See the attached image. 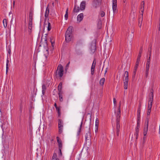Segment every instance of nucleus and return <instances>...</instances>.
Here are the masks:
<instances>
[{"label": "nucleus", "instance_id": "obj_41", "mask_svg": "<svg viewBox=\"0 0 160 160\" xmlns=\"http://www.w3.org/2000/svg\"><path fill=\"white\" fill-rule=\"evenodd\" d=\"M46 52H47V55H45V60H47V57H48V50H46Z\"/></svg>", "mask_w": 160, "mask_h": 160}, {"label": "nucleus", "instance_id": "obj_14", "mask_svg": "<svg viewBox=\"0 0 160 160\" xmlns=\"http://www.w3.org/2000/svg\"><path fill=\"white\" fill-rule=\"evenodd\" d=\"M143 19V16H139L138 20V26L140 28H141L142 26V21Z\"/></svg>", "mask_w": 160, "mask_h": 160}, {"label": "nucleus", "instance_id": "obj_46", "mask_svg": "<svg viewBox=\"0 0 160 160\" xmlns=\"http://www.w3.org/2000/svg\"><path fill=\"white\" fill-rule=\"evenodd\" d=\"M68 13H66L65 14V18L66 20H67L68 18Z\"/></svg>", "mask_w": 160, "mask_h": 160}, {"label": "nucleus", "instance_id": "obj_54", "mask_svg": "<svg viewBox=\"0 0 160 160\" xmlns=\"http://www.w3.org/2000/svg\"><path fill=\"white\" fill-rule=\"evenodd\" d=\"M32 18H29V22H32Z\"/></svg>", "mask_w": 160, "mask_h": 160}, {"label": "nucleus", "instance_id": "obj_32", "mask_svg": "<svg viewBox=\"0 0 160 160\" xmlns=\"http://www.w3.org/2000/svg\"><path fill=\"white\" fill-rule=\"evenodd\" d=\"M102 23L101 21V20H99L98 23V28L99 29H100L101 27Z\"/></svg>", "mask_w": 160, "mask_h": 160}, {"label": "nucleus", "instance_id": "obj_38", "mask_svg": "<svg viewBox=\"0 0 160 160\" xmlns=\"http://www.w3.org/2000/svg\"><path fill=\"white\" fill-rule=\"evenodd\" d=\"M139 63H138L137 62H136V63L135 65V66L134 67V69H136L137 70V69Z\"/></svg>", "mask_w": 160, "mask_h": 160}, {"label": "nucleus", "instance_id": "obj_37", "mask_svg": "<svg viewBox=\"0 0 160 160\" xmlns=\"http://www.w3.org/2000/svg\"><path fill=\"white\" fill-rule=\"evenodd\" d=\"M48 31H50L51 30V24L49 22H48Z\"/></svg>", "mask_w": 160, "mask_h": 160}, {"label": "nucleus", "instance_id": "obj_9", "mask_svg": "<svg viewBox=\"0 0 160 160\" xmlns=\"http://www.w3.org/2000/svg\"><path fill=\"white\" fill-rule=\"evenodd\" d=\"M96 50V45L95 42L92 43L91 47V51L92 53H94Z\"/></svg>", "mask_w": 160, "mask_h": 160}, {"label": "nucleus", "instance_id": "obj_2", "mask_svg": "<svg viewBox=\"0 0 160 160\" xmlns=\"http://www.w3.org/2000/svg\"><path fill=\"white\" fill-rule=\"evenodd\" d=\"M56 73L60 77H62V76L63 74V68L61 64L58 65L57 68Z\"/></svg>", "mask_w": 160, "mask_h": 160}, {"label": "nucleus", "instance_id": "obj_56", "mask_svg": "<svg viewBox=\"0 0 160 160\" xmlns=\"http://www.w3.org/2000/svg\"><path fill=\"white\" fill-rule=\"evenodd\" d=\"M28 29L30 30H31L32 29V26H28Z\"/></svg>", "mask_w": 160, "mask_h": 160}, {"label": "nucleus", "instance_id": "obj_39", "mask_svg": "<svg viewBox=\"0 0 160 160\" xmlns=\"http://www.w3.org/2000/svg\"><path fill=\"white\" fill-rule=\"evenodd\" d=\"M33 14L31 12H30L29 15V18H32Z\"/></svg>", "mask_w": 160, "mask_h": 160}, {"label": "nucleus", "instance_id": "obj_23", "mask_svg": "<svg viewBox=\"0 0 160 160\" xmlns=\"http://www.w3.org/2000/svg\"><path fill=\"white\" fill-rule=\"evenodd\" d=\"M124 76L125 77L124 79L128 80V74L127 71H125V72Z\"/></svg>", "mask_w": 160, "mask_h": 160}, {"label": "nucleus", "instance_id": "obj_34", "mask_svg": "<svg viewBox=\"0 0 160 160\" xmlns=\"http://www.w3.org/2000/svg\"><path fill=\"white\" fill-rule=\"evenodd\" d=\"M120 117H116V123H120Z\"/></svg>", "mask_w": 160, "mask_h": 160}, {"label": "nucleus", "instance_id": "obj_29", "mask_svg": "<svg viewBox=\"0 0 160 160\" xmlns=\"http://www.w3.org/2000/svg\"><path fill=\"white\" fill-rule=\"evenodd\" d=\"M9 62V61L7 59V63H6V73L7 72L8 69V63Z\"/></svg>", "mask_w": 160, "mask_h": 160}, {"label": "nucleus", "instance_id": "obj_22", "mask_svg": "<svg viewBox=\"0 0 160 160\" xmlns=\"http://www.w3.org/2000/svg\"><path fill=\"white\" fill-rule=\"evenodd\" d=\"M105 79L104 78H102L100 80L99 84L102 86H103L105 82Z\"/></svg>", "mask_w": 160, "mask_h": 160}, {"label": "nucleus", "instance_id": "obj_10", "mask_svg": "<svg viewBox=\"0 0 160 160\" xmlns=\"http://www.w3.org/2000/svg\"><path fill=\"white\" fill-rule=\"evenodd\" d=\"M86 6V2L84 1L82 2L80 4V9L81 10H84Z\"/></svg>", "mask_w": 160, "mask_h": 160}, {"label": "nucleus", "instance_id": "obj_58", "mask_svg": "<svg viewBox=\"0 0 160 160\" xmlns=\"http://www.w3.org/2000/svg\"><path fill=\"white\" fill-rule=\"evenodd\" d=\"M150 48V53H149V57H151V47Z\"/></svg>", "mask_w": 160, "mask_h": 160}, {"label": "nucleus", "instance_id": "obj_18", "mask_svg": "<svg viewBox=\"0 0 160 160\" xmlns=\"http://www.w3.org/2000/svg\"><path fill=\"white\" fill-rule=\"evenodd\" d=\"M141 106V104H140L139 105V107L138 108V111H137L138 117V118H140Z\"/></svg>", "mask_w": 160, "mask_h": 160}, {"label": "nucleus", "instance_id": "obj_31", "mask_svg": "<svg viewBox=\"0 0 160 160\" xmlns=\"http://www.w3.org/2000/svg\"><path fill=\"white\" fill-rule=\"evenodd\" d=\"M99 120L98 118H96L95 121V127H98Z\"/></svg>", "mask_w": 160, "mask_h": 160}, {"label": "nucleus", "instance_id": "obj_57", "mask_svg": "<svg viewBox=\"0 0 160 160\" xmlns=\"http://www.w3.org/2000/svg\"><path fill=\"white\" fill-rule=\"evenodd\" d=\"M146 138V137L145 136H144L143 137V143H144Z\"/></svg>", "mask_w": 160, "mask_h": 160}, {"label": "nucleus", "instance_id": "obj_52", "mask_svg": "<svg viewBox=\"0 0 160 160\" xmlns=\"http://www.w3.org/2000/svg\"><path fill=\"white\" fill-rule=\"evenodd\" d=\"M139 128H140V125H137V127L136 128V129L139 130Z\"/></svg>", "mask_w": 160, "mask_h": 160}, {"label": "nucleus", "instance_id": "obj_59", "mask_svg": "<svg viewBox=\"0 0 160 160\" xmlns=\"http://www.w3.org/2000/svg\"><path fill=\"white\" fill-rule=\"evenodd\" d=\"M32 22H29L28 26H32Z\"/></svg>", "mask_w": 160, "mask_h": 160}, {"label": "nucleus", "instance_id": "obj_5", "mask_svg": "<svg viewBox=\"0 0 160 160\" xmlns=\"http://www.w3.org/2000/svg\"><path fill=\"white\" fill-rule=\"evenodd\" d=\"M153 90L151 89V92L149 94V99L148 103L150 104H152V102L153 100Z\"/></svg>", "mask_w": 160, "mask_h": 160}, {"label": "nucleus", "instance_id": "obj_44", "mask_svg": "<svg viewBox=\"0 0 160 160\" xmlns=\"http://www.w3.org/2000/svg\"><path fill=\"white\" fill-rule=\"evenodd\" d=\"M127 0H123V6H125L127 4Z\"/></svg>", "mask_w": 160, "mask_h": 160}, {"label": "nucleus", "instance_id": "obj_19", "mask_svg": "<svg viewBox=\"0 0 160 160\" xmlns=\"http://www.w3.org/2000/svg\"><path fill=\"white\" fill-rule=\"evenodd\" d=\"M49 12V8H47L45 14V18H47L48 17Z\"/></svg>", "mask_w": 160, "mask_h": 160}, {"label": "nucleus", "instance_id": "obj_36", "mask_svg": "<svg viewBox=\"0 0 160 160\" xmlns=\"http://www.w3.org/2000/svg\"><path fill=\"white\" fill-rule=\"evenodd\" d=\"M152 106V104L148 103V109L151 110Z\"/></svg>", "mask_w": 160, "mask_h": 160}, {"label": "nucleus", "instance_id": "obj_47", "mask_svg": "<svg viewBox=\"0 0 160 160\" xmlns=\"http://www.w3.org/2000/svg\"><path fill=\"white\" fill-rule=\"evenodd\" d=\"M42 90H44L45 91L46 89V86L45 85H42Z\"/></svg>", "mask_w": 160, "mask_h": 160}, {"label": "nucleus", "instance_id": "obj_13", "mask_svg": "<svg viewBox=\"0 0 160 160\" xmlns=\"http://www.w3.org/2000/svg\"><path fill=\"white\" fill-rule=\"evenodd\" d=\"M128 80L124 79V88L125 89H127L128 88Z\"/></svg>", "mask_w": 160, "mask_h": 160}, {"label": "nucleus", "instance_id": "obj_63", "mask_svg": "<svg viewBox=\"0 0 160 160\" xmlns=\"http://www.w3.org/2000/svg\"><path fill=\"white\" fill-rule=\"evenodd\" d=\"M107 68H106V70L105 71V72L104 75H105V74H106V73H107Z\"/></svg>", "mask_w": 160, "mask_h": 160}, {"label": "nucleus", "instance_id": "obj_16", "mask_svg": "<svg viewBox=\"0 0 160 160\" xmlns=\"http://www.w3.org/2000/svg\"><path fill=\"white\" fill-rule=\"evenodd\" d=\"M57 141L58 143V146L59 148H62V145L61 140L59 138L57 137Z\"/></svg>", "mask_w": 160, "mask_h": 160}, {"label": "nucleus", "instance_id": "obj_20", "mask_svg": "<svg viewBox=\"0 0 160 160\" xmlns=\"http://www.w3.org/2000/svg\"><path fill=\"white\" fill-rule=\"evenodd\" d=\"M121 116V108H120V106L118 107V110L116 112V117H120Z\"/></svg>", "mask_w": 160, "mask_h": 160}, {"label": "nucleus", "instance_id": "obj_25", "mask_svg": "<svg viewBox=\"0 0 160 160\" xmlns=\"http://www.w3.org/2000/svg\"><path fill=\"white\" fill-rule=\"evenodd\" d=\"M139 129H135L136 132L135 135H136V138L137 139L138 136Z\"/></svg>", "mask_w": 160, "mask_h": 160}, {"label": "nucleus", "instance_id": "obj_21", "mask_svg": "<svg viewBox=\"0 0 160 160\" xmlns=\"http://www.w3.org/2000/svg\"><path fill=\"white\" fill-rule=\"evenodd\" d=\"M80 9L79 7H77L76 5H75L73 11L74 12H77L79 11Z\"/></svg>", "mask_w": 160, "mask_h": 160}, {"label": "nucleus", "instance_id": "obj_6", "mask_svg": "<svg viewBox=\"0 0 160 160\" xmlns=\"http://www.w3.org/2000/svg\"><path fill=\"white\" fill-rule=\"evenodd\" d=\"M58 126L59 128V132L61 133L62 131V122L61 119H59L58 121Z\"/></svg>", "mask_w": 160, "mask_h": 160}, {"label": "nucleus", "instance_id": "obj_60", "mask_svg": "<svg viewBox=\"0 0 160 160\" xmlns=\"http://www.w3.org/2000/svg\"><path fill=\"white\" fill-rule=\"evenodd\" d=\"M149 67H150V65H146V68H149Z\"/></svg>", "mask_w": 160, "mask_h": 160}, {"label": "nucleus", "instance_id": "obj_53", "mask_svg": "<svg viewBox=\"0 0 160 160\" xmlns=\"http://www.w3.org/2000/svg\"><path fill=\"white\" fill-rule=\"evenodd\" d=\"M120 131H118V130H117V131H116V133H117V136H119V132Z\"/></svg>", "mask_w": 160, "mask_h": 160}, {"label": "nucleus", "instance_id": "obj_61", "mask_svg": "<svg viewBox=\"0 0 160 160\" xmlns=\"http://www.w3.org/2000/svg\"><path fill=\"white\" fill-rule=\"evenodd\" d=\"M150 62H147L146 65H150Z\"/></svg>", "mask_w": 160, "mask_h": 160}, {"label": "nucleus", "instance_id": "obj_17", "mask_svg": "<svg viewBox=\"0 0 160 160\" xmlns=\"http://www.w3.org/2000/svg\"><path fill=\"white\" fill-rule=\"evenodd\" d=\"M62 82L60 83L58 87V90L59 92H62Z\"/></svg>", "mask_w": 160, "mask_h": 160}, {"label": "nucleus", "instance_id": "obj_24", "mask_svg": "<svg viewBox=\"0 0 160 160\" xmlns=\"http://www.w3.org/2000/svg\"><path fill=\"white\" fill-rule=\"evenodd\" d=\"M58 95L59 96V100L61 102H62L63 101L62 96V92H59Z\"/></svg>", "mask_w": 160, "mask_h": 160}, {"label": "nucleus", "instance_id": "obj_49", "mask_svg": "<svg viewBox=\"0 0 160 160\" xmlns=\"http://www.w3.org/2000/svg\"><path fill=\"white\" fill-rule=\"evenodd\" d=\"M151 110H150V109L149 110L148 109V112H147V115H150V113H151Z\"/></svg>", "mask_w": 160, "mask_h": 160}, {"label": "nucleus", "instance_id": "obj_15", "mask_svg": "<svg viewBox=\"0 0 160 160\" xmlns=\"http://www.w3.org/2000/svg\"><path fill=\"white\" fill-rule=\"evenodd\" d=\"M148 121L147 123V126L146 128H145L143 130V135L144 136H146V134H147V133L148 132Z\"/></svg>", "mask_w": 160, "mask_h": 160}, {"label": "nucleus", "instance_id": "obj_33", "mask_svg": "<svg viewBox=\"0 0 160 160\" xmlns=\"http://www.w3.org/2000/svg\"><path fill=\"white\" fill-rule=\"evenodd\" d=\"M82 122L81 123V124H80V127L79 128V130L78 132V135H79L80 134V133L81 132V128H82Z\"/></svg>", "mask_w": 160, "mask_h": 160}, {"label": "nucleus", "instance_id": "obj_1", "mask_svg": "<svg viewBox=\"0 0 160 160\" xmlns=\"http://www.w3.org/2000/svg\"><path fill=\"white\" fill-rule=\"evenodd\" d=\"M72 27L70 26L66 32L65 40L67 42H69L70 41L72 38Z\"/></svg>", "mask_w": 160, "mask_h": 160}, {"label": "nucleus", "instance_id": "obj_43", "mask_svg": "<svg viewBox=\"0 0 160 160\" xmlns=\"http://www.w3.org/2000/svg\"><path fill=\"white\" fill-rule=\"evenodd\" d=\"M105 15V13L103 12H102L100 13V15L102 17H103Z\"/></svg>", "mask_w": 160, "mask_h": 160}, {"label": "nucleus", "instance_id": "obj_42", "mask_svg": "<svg viewBox=\"0 0 160 160\" xmlns=\"http://www.w3.org/2000/svg\"><path fill=\"white\" fill-rule=\"evenodd\" d=\"M56 108L57 110V111L58 112V114H60V108L58 107H56Z\"/></svg>", "mask_w": 160, "mask_h": 160}, {"label": "nucleus", "instance_id": "obj_51", "mask_svg": "<svg viewBox=\"0 0 160 160\" xmlns=\"http://www.w3.org/2000/svg\"><path fill=\"white\" fill-rule=\"evenodd\" d=\"M136 71H137V69H134V71H133V73H134V76H135V74L136 73Z\"/></svg>", "mask_w": 160, "mask_h": 160}, {"label": "nucleus", "instance_id": "obj_3", "mask_svg": "<svg viewBox=\"0 0 160 160\" xmlns=\"http://www.w3.org/2000/svg\"><path fill=\"white\" fill-rule=\"evenodd\" d=\"M101 3V0H92V7L94 8H96L99 7Z\"/></svg>", "mask_w": 160, "mask_h": 160}, {"label": "nucleus", "instance_id": "obj_12", "mask_svg": "<svg viewBox=\"0 0 160 160\" xmlns=\"http://www.w3.org/2000/svg\"><path fill=\"white\" fill-rule=\"evenodd\" d=\"M91 137V136L90 132L88 131L85 135V138L86 140H90Z\"/></svg>", "mask_w": 160, "mask_h": 160}, {"label": "nucleus", "instance_id": "obj_26", "mask_svg": "<svg viewBox=\"0 0 160 160\" xmlns=\"http://www.w3.org/2000/svg\"><path fill=\"white\" fill-rule=\"evenodd\" d=\"M149 68H146L145 69V76L147 78L148 76Z\"/></svg>", "mask_w": 160, "mask_h": 160}, {"label": "nucleus", "instance_id": "obj_62", "mask_svg": "<svg viewBox=\"0 0 160 160\" xmlns=\"http://www.w3.org/2000/svg\"><path fill=\"white\" fill-rule=\"evenodd\" d=\"M142 48H141V49L140 50V52H139V53H141H141H142Z\"/></svg>", "mask_w": 160, "mask_h": 160}, {"label": "nucleus", "instance_id": "obj_64", "mask_svg": "<svg viewBox=\"0 0 160 160\" xmlns=\"http://www.w3.org/2000/svg\"><path fill=\"white\" fill-rule=\"evenodd\" d=\"M52 160H59V159L52 158Z\"/></svg>", "mask_w": 160, "mask_h": 160}, {"label": "nucleus", "instance_id": "obj_7", "mask_svg": "<svg viewBox=\"0 0 160 160\" xmlns=\"http://www.w3.org/2000/svg\"><path fill=\"white\" fill-rule=\"evenodd\" d=\"M144 5L145 2L144 1H142V2L141 3V8H140V11L139 12V13H140L141 15L140 16H143V12L144 10Z\"/></svg>", "mask_w": 160, "mask_h": 160}, {"label": "nucleus", "instance_id": "obj_30", "mask_svg": "<svg viewBox=\"0 0 160 160\" xmlns=\"http://www.w3.org/2000/svg\"><path fill=\"white\" fill-rule=\"evenodd\" d=\"M120 123H116V130H117L120 131Z\"/></svg>", "mask_w": 160, "mask_h": 160}, {"label": "nucleus", "instance_id": "obj_45", "mask_svg": "<svg viewBox=\"0 0 160 160\" xmlns=\"http://www.w3.org/2000/svg\"><path fill=\"white\" fill-rule=\"evenodd\" d=\"M140 118H138V117L137 125H140Z\"/></svg>", "mask_w": 160, "mask_h": 160}, {"label": "nucleus", "instance_id": "obj_27", "mask_svg": "<svg viewBox=\"0 0 160 160\" xmlns=\"http://www.w3.org/2000/svg\"><path fill=\"white\" fill-rule=\"evenodd\" d=\"M3 23L4 27L5 28H6L7 27V20L6 19H3Z\"/></svg>", "mask_w": 160, "mask_h": 160}, {"label": "nucleus", "instance_id": "obj_8", "mask_svg": "<svg viewBox=\"0 0 160 160\" xmlns=\"http://www.w3.org/2000/svg\"><path fill=\"white\" fill-rule=\"evenodd\" d=\"M96 64V62L95 59H94L91 68V74L93 75L94 73V69Z\"/></svg>", "mask_w": 160, "mask_h": 160}, {"label": "nucleus", "instance_id": "obj_48", "mask_svg": "<svg viewBox=\"0 0 160 160\" xmlns=\"http://www.w3.org/2000/svg\"><path fill=\"white\" fill-rule=\"evenodd\" d=\"M98 127H95V132L96 133H97V132L98 131Z\"/></svg>", "mask_w": 160, "mask_h": 160}, {"label": "nucleus", "instance_id": "obj_35", "mask_svg": "<svg viewBox=\"0 0 160 160\" xmlns=\"http://www.w3.org/2000/svg\"><path fill=\"white\" fill-rule=\"evenodd\" d=\"M52 158L59 159L57 158V154L55 153H53Z\"/></svg>", "mask_w": 160, "mask_h": 160}, {"label": "nucleus", "instance_id": "obj_28", "mask_svg": "<svg viewBox=\"0 0 160 160\" xmlns=\"http://www.w3.org/2000/svg\"><path fill=\"white\" fill-rule=\"evenodd\" d=\"M141 57V53H139V54L138 55V56L137 60L136 62H137L138 63H139V61H140V58Z\"/></svg>", "mask_w": 160, "mask_h": 160}, {"label": "nucleus", "instance_id": "obj_11", "mask_svg": "<svg viewBox=\"0 0 160 160\" xmlns=\"http://www.w3.org/2000/svg\"><path fill=\"white\" fill-rule=\"evenodd\" d=\"M83 15L82 13H81L78 15L77 18V21L80 22L83 19Z\"/></svg>", "mask_w": 160, "mask_h": 160}, {"label": "nucleus", "instance_id": "obj_50", "mask_svg": "<svg viewBox=\"0 0 160 160\" xmlns=\"http://www.w3.org/2000/svg\"><path fill=\"white\" fill-rule=\"evenodd\" d=\"M51 42L52 44V47H54V42H52V40L51 41Z\"/></svg>", "mask_w": 160, "mask_h": 160}, {"label": "nucleus", "instance_id": "obj_40", "mask_svg": "<svg viewBox=\"0 0 160 160\" xmlns=\"http://www.w3.org/2000/svg\"><path fill=\"white\" fill-rule=\"evenodd\" d=\"M113 103L114 106H116L117 104V102H116V99L115 98H113Z\"/></svg>", "mask_w": 160, "mask_h": 160}, {"label": "nucleus", "instance_id": "obj_55", "mask_svg": "<svg viewBox=\"0 0 160 160\" xmlns=\"http://www.w3.org/2000/svg\"><path fill=\"white\" fill-rule=\"evenodd\" d=\"M147 62H150V58L149 57L148 59Z\"/></svg>", "mask_w": 160, "mask_h": 160}, {"label": "nucleus", "instance_id": "obj_4", "mask_svg": "<svg viewBox=\"0 0 160 160\" xmlns=\"http://www.w3.org/2000/svg\"><path fill=\"white\" fill-rule=\"evenodd\" d=\"M112 9L114 13L117 12V0H112Z\"/></svg>", "mask_w": 160, "mask_h": 160}]
</instances>
